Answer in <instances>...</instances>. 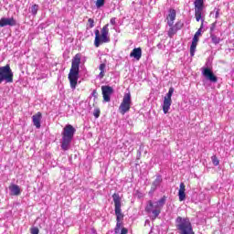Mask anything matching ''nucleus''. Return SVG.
<instances>
[{
    "label": "nucleus",
    "mask_w": 234,
    "mask_h": 234,
    "mask_svg": "<svg viewBox=\"0 0 234 234\" xmlns=\"http://www.w3.org/2000/svg\"><path fill=\"white\" fill-rule=\"evenodd\" d=\"M113 202H114V211L116 216V226L114 228V233L118 234H127L129 233V229L127 228H123V212H122V197H120V194L114 193L112 195Z\"/></svg>",
    "instance_id": "nucleus-1"
},
{
    "label": "nucleus",
    "mask_w": 234,
    "mask_h": 234,
    "mask_svg": "<svg viewBox=\"0 0 234 234\" xmlns=\"http://www.w3.org/2000/svg\"><path fill=\"white\" fill-rule=\"evenodd\" d=\"M81 64V55L77 53L71 60V68L68 75L69 85L71 89H76L78 86V80H80V65Z\"/></svg>",
    "instance_id": "nucleus-2"
},
{
    "label": "nucleus",
    "mask_w": 234,
    "mask_h": 234,
    "mask_svg": "<svg viewBox=\"0 0 234 234\" xmlns=\"http://www.w3.org/2000/svg\"><path fill=\"white\" fill-rule=\"evenodd\" d=\"M76 133V128L72 126V124H68L64 127L62 132V144L61 149L63 151H69V147H70V144L72 139L74 138V134Z\"/></svg>",
    "instance_id": "nucleus-3"
},
{
    "label": "nucleus",
    "mask_w": 234,
    "mask_h": 234,
    "mask_svg": "<svg viewBox=\"0 0 234 234\" xmlns=\"http://www.w3.org/2000/svg\"><path fill=\"white\" fill-rule=\"evenodd\" d=\"M176 228L178 229L179 234H195L189 218L178 216L176 219Z\"/></svg>",
    "instance_id": "nucleus-4"
},
{
    "label": "nucleus",
    "mask_w": 234,
    "mask_h": 234,
    "mask_svg": "<svg viewBox=\"0 0 234 234\" xmlns=\"http://www.w3.org/2000/svg\"><path fill=\"white\" fill-rule=\"evenodd\" d=\"M111 37H109V24H106L103 26V27L101 30V36H100V30H95V40H94V46L96 48L100 47L102 43H110Z\"/></svg>",
    "instance_id": "nucleus-5"
},
{
    "label": "nucleus",
    "mask_w": 234,
    "mask_h": 234,
    "mask_svg": "<svg viewBox=\"0 0 234 234\" xmlns=\"http://www.w3.org/2000/svg\"><path fill=\"white\" fill-rule=\"evenodd\" d=\"M6 81V83H14V72L9 64L0 67V83Z\"/></svg>",
    "instance_id": "nucleus-6"
},
{
    "label": "nucleus",
    "mask_w": 234,
    "mask_h": 234,
    "mask_svg": "<svg viewBox=\"0 0 234 234\" xmlns=\"http://www.w3.org/2000/svg\"><path fill=\"white\" fill-rule=\"evenodd\" d=\"M133 101H131V92L125 93L122 98V101L119 106V112L121 114H125L131 111V104Z\"/></svg>",
    "instance_id": "nucleus-7"
},
{
    "label": "nucleus",
    "mask_w": 234,
    "mask_h": 234,
    "mask_svg": "<svg viewBox=\"0 0 234 234\" xmlns=\"http://www.w3.org/2000/svg\"><path fill=\"white\" fill-rule=\"evenodd\" d=\"M144 211L148 215H152V218L154 220L158 218V215H160V213H162L160 207H158L157 205H154V203H153L151 200L148 201V203L144 208Z\"/></svg>",
    "instance_id": "nucleus-8"
},
{
    "label": "nucleus",
    "mask_w": 234,
    "mask_h": 234,
    "mask_svg": "<svg viewBox=\"0 0 234 234\" xmlns=\"http://www.w3.org/2000/svg\"><path fill=\"white\" fill-rule=\"evenodd\" d=\"M173 92H175V88L173 87L169 88V90L164 99V102H163L164 114H167V112H169V109H171V104L173 103V101L171 100V98L173 97Z\"/></svg>",
    "instance_id": "nucleus-9"
},
{
    "label": "nucleus",
    "mask_w": 234,
    "mask_h": 234,
    "mask_svg": "<svg viewBox=\"0 0 234 234\" xmlns=\"http://www.w3.org/2000/svg\"><path fill=\"white\" fill-rule=\"evenodd\" d=\"M195 17L196 21H200L202 19V12H204V0H195Z\"/></svg>",
    "instance_id": "nucleus-10"
},
{
    "label": "nucleus",
    "mask_w": 234,
    "mask_h": 234,
    "mask_svg": "<svg viewBox=\"0 0 234 234\" xmlns=\"http://www.w3.org/2000/svg\"><path fill=\"white\" fill-rule=\"evenodd\" d=\"M101 92L103 101H111V95L114 92V90L111 86H101Z\"/></svg>",
    "instance_id": "nucleus-11"
},
{
    "label": "nucleus",
    "mask_w": 234,
    "mask_h": 234,
    "mask_svg": "<svg viewBox=\"0 0 234 234\" xmlns=\"http://www.w3.org/2000/svg\"><path fill=\"white\" fill-rule=\"evenodd\" d=\"M202 74L205 76V78H207V80L212 81V83H217L218 81V79L217 76H215V73H213L209 68H203Z\"/></svg>",
    "instance_id": "nucleus-12"
},
{
    "label": "nucleus",
    "mask_w": 234,
    "mask_h": 234,
    "mask_svg": "<svg viewBox=\"0 0 234 234\" xmlns=\"http://www.w3.org/2000/svg\"><path fill=\"white\" fill-rule=\"evenodd\" d=\"M16 24L17 23L16 22V19H14V17H2L0 19V28H3L5 27H16Z\"/></svg>",
    "instance_id": "nucleus-13"
},
{
    "label": "nucleus",
    "mask_w": 234,
    "mask_h": 234,
    "mask_svg": "<svg viewBox=\"0 0 234 234\" xmlns=\"http://www.w3.org/2000/svg\"><path fill=\"white\" fill-rule=\"evenodd\" d=\"M42 118H43V114L40 112H37L35 115L32 116L33 125H35L37 129H41Z\"/></svg>",
    "instance_id": "nucleus-14"
},
{
    "label": "nucleus",
    "mask_w": 234,
    "mask_h": 234,
    "mask_svg": "<svg viewBox=\"0 0 234 234\" xmlns=\"http://www.w3.org/2000/svg\"><path fill=\"white\" fill-rule=\"evenodd\" d=\"M175 19H176V10L170 9L166 17L168 27H173V25H175Z\"/></svg>",
    "instance_id": "nucleus-15"
},
{
    "label": "nucleus",
    "mask_w": 234,
    "mask_h": 234,
    "mask_svg": "<svg viewBox=\"0 0 234 234\" xmlns=\"http://www.w3.org/2000/svg\"><path fill=\"white\" fill-rule=\"evenodd\" d=\"M130 58H134L137 61L142 58V48H135L130 53Z\"/></svg>",
    "instance_id": "nucleus-16"
},
{
    "label": "nucleus",
    "mask_w": 234,
    "mask_h": 234,
    "mask_svg": "<svg viewBox=\"0 0 234 234\" xmlns=\"http://www.w3.org/2000/svg\"><path fill=\"white\" fill-rule=\"evenodd\" d=\"M178 197L179 202H184V200H186V185L184 183H180L179 185Z\"/></svg>",
    "instance_id": "nucleus-17"
},
{
    "label": "nucleus",
    "mask_w": 234,
    "mask_h": 234,
    "mask_svg": "<svg viewBox=\"0 0 234 234\" xmlns=\"http://www.w3.org/2000/svg\"><path fill=\"white\" fill-rule=\"evenodd\" d=\"M9 190L11 192V195L14 197H19L21 195V188L17 185H11L9 186Z\"/></svg>",
    "instance_id": "nucleus-18"
},
{
    "label": "nucleus",
    "mask_w": 234,
    "mask_h": 234,
    "mask_svg": "<svg viewBox=\"0 0 234 234\" xmlns=\"http://www.w3.org/2000/svg\"><path fill=\"white\" fill-rule=\"evenodd\" d=\"M105 69H106V65L105 63H102L99 66V70L101 71L99 73V78L100 80H103V78H105Z\"/></svg>",
    "instance_id": "nucleus-19"
},
{
    "label": "nucleus",
    "mask_w": 234,
    "mask_h": 234,
    "mask_svg": "<svg viewBox=\"0 0 234 234\" xmlns=\"http://www.w3.org/2000/svg\"><path fill=\"white\" fill-rule=\"evenodd\" d=\"M162 184V176H157L155 180L152 184V188L156 189L158 186Z\"/></svg>",
    "instance_id": "nucleus-20"
},
{
    "label": "nucleus",
    "mask_w": 234,
    "mask_h": 234,
    "mask_svg": "<svg viewBox=\"0 0 234 234\" xmlns=\"http://www.w3.org/2000/svg\"><path fill=\"white\" fill-rule=\"evenodd\" d=\"M176 32H178V30L176 29V27H174V26L170 27L168 33H167L168 37H173L176 34Z\"/></svg>",
    "instance_id": "nucleus-21"
},
{
    "label": "nucleus",
    "mask_w": 234,
    "mask_h": 234,
    "mask_svg": "<svg viewBox=\"0 0 234 234\" xmlns=\"http://www.w3.org/2000/svg\"><path fill=\"white\" fill-rule=\"evenodd\" d=\"M165 200H167V197L164 196L161 199H159L156 202L155 206H158L160 209L162 210V207H164V205L165 204Z\"/></svg>",
    "instance_id": "nucleus-22"
},
{
    "label": "nucleus",
    "mask_w": 234,
    "mask_h": 234,
    "mask_svg": "<svg viewBox=\"0 0 234 234\" xmlns=\"http://www.w3.org/2000/svg\"><path fill=\"white\" fill-rule=\"evenodd\" d=\"M197 45H198V42H193L190 46V56H195V51L197 50Z\"/></svg>",
    "instance_id": "nucleus-23"
},
{
    "label": "nucleus",
    "mask_w": 234,
    "mask_h": 234,
    "mask_svg": "<svg viewBox=\"0 0 234 234\" xmlns=\"http://www.w3.org/2000/svg\"><path fill=\"white\" fill-rule=\"evenodd\" d=\"M176 29L178 30H182V28H184V22H182V20L177 21L175 26Z\"/></svg>",
    "instance_id": "nucleus-24"
},
{
    "label": "nucleus",
    "mask_w": 234,
    "mask_h": 234,
    "mask_svg": "<svg viewBox=\"0 0 234 234\" xmlns=\"http://www.w3.org/2000/svg\"><path fill=\"white\" fill-rule=\"evenodd\" d=\"M210 37L214 45H218V43H220V37H217L216 35H211Z\"/></svg>",
    "instance_id": "nucleus-25"
},
{
    "label": "nucleus",
    "mask_w": 234,
    "mask_h": 234,
    "mask_svg": "<svg viewBox=\"0 0 234 234\" xmlns=\"http://www.w3.org/2000/svg\"><path fill=\"white\" fill-rule=\"evenodd\" d=\"M211 161H212L213 165H216V166L220 164V161L218 160V157H217V155H213L211 157Z\"/></svg>",
    "instance_id": "nucleus-26"
},
{
    "label": "nucleus",
    "mask_w": 234,
    "mask_h": 234,
    "mask_svg": "<svg viewBox=\"0 0 234 234\" xmlns=\"http://www.w3.org/2000/svg\"><path fill=\"white\" fill-rule=\"evenodd\" d=\"M37 10H39V5H32L31 13L33 14V16H36V14H37Z\"/></svg>",
    "instance_id": "nucleus-27"
},
{
    "label": "nucleus",
    "mask_w": 234,
    "mask_h": 234,
    "mask_svg": "<svg viewBox=\"0 0 234 234\" xmlns=\"http://www.w3.org/2000/svg\"><path fill=\"white\" fill-rule=\"evenodd\" d=\"M105 5V0H97L96 1V6L97 8H101V6Z\"/></svg>",
    "instance_id": "nucleus-28"
},
{
    "label": "nucleus",
    "mask_w": 234,
    "mask_h": 234,
    "mask_svg": "<svg viewBox=\"0 0 234 234\" xmlns=\"http://www.w3.org/2000/svg\"><path fill=\"white\" fill-rule=\"evenodd\" d=\"M30 233L31 234H39V229L37 227H32L30 229Z\"/></svg>",
    "instance_id": "nucleus-29"
},
{
    "label": "nucleus",
    "mask_w": 234,
    "mask_h": 234,
    "mask_svg": "<svg viewBox=\"0 0 234 234\" xmlns=\"http://www.w3.org/2000/svg\"><path fill=\"white\" fill-rule=\"evenodd\" d=\"M88 27L89 28H94V19L92 18L88 19Z\"/></svg>",
    "instance_id": "nucleus-30"
},
{
    "label": "nucleus",
    "mask_w": 234,
    "mask_h": 234,
    "mask_svg": "<svg viewBox=\"0 0 234 234\" xmlns=\"http://www.w3.org/2000/svg\"><path fill=\"white\" fill-rule=\"evenodd\" d=\"M101 113V112L100 111V108H97V109H95L94 110V112H93V116L95 117V118H100V114Z\"/></svg>",
    "instance_id": "nucleus-31"
},
{
    "label": "nucleus",
    "mask_w": 234,
    "mask_h": 234,
    "mask_svg": "<svg viewBox=\"0 0 234 234\" xmlns=\"http://www.w3.org/2000/svg\"><path fill=\"white\" fill-rule=\"evenodd\" d=\"M216 28H217V21L211 24L210 32H214Z\"/></svg>",
    "instance_id": "nucleus-32"
},
{
    "label": "nucleus",
    "mask_w": 234,
    "mask_h": 234,
    "mask_svg": "<svg viewBox=\"0 0 234 234\" xmlns=\"http://www.w3.org/2000/svg\"><path fill=\"white\" fill-rule=\"evenodd\" d=\"M194 36H196L197 37H200V36H202V29L199 28V29L195 33Z\"/></svg>",
    "instance_id": "nucleus-33"
},
{
    "label": "nucleus",
    "mask_w": 234,
    "mask_h": 234,
    "mask_svg": "<svg viewBox=\"0 0 234 234\" xmlns=\"http://www.w3.org/2000/svg\"><path fill=\"white\" fill-rule=\"evenodd\" d=\"M219 16H220V11L218 9V10L216 11L215 18H216V19H218Z\"/></svg>",
    "instance_id": "nucleus-34"
},
{
    "label": "nucleus",
    "mask_w": 234,
    "mask_h": 234,
    "mask_svg": "<svg viewBox=\"0 0 234 234\" xmlns=\"http://www.w3.org/2000/svg\"><path fill=\"white\" fill-rule=\"evenodd\" d=\"M111 25H116V18L112 17L110 20Z\"/></svg>",
    "instance_id": "nucleus-35"
},
{
    "label": "nucleus",
    "mask_w": 234,
    "mask_h": 234,
    "mask_svg": "<svg viewBox=\"0 0 234 234\" xmlns=\"http://www.w3.org/2000/svg\"><path fill=\"white\" fill-rule=\"evenodd\" d=\"M192 42H194V43H198V37H196V36L194 35V37H193V39H192Z\"/></svg>",
    "instance_id": "nucleus-36"
},
{
    "label": "nucleus",
    "mask_w": 234,
    "mask_h": 234,
    "mask_svg": "<svg viewBox=\"0 0 234 234\" xmlns=\"http://www.w3.org/2000/svg\"><path fill=\"white\" fill-rule=\"evenodd\" d=\"M92 96H93L94 98H96V96H98V91H97L96 90H94L92 91Z\"/></svg>",
    "instance_id": "nucleus-37"
}]
</instances>
